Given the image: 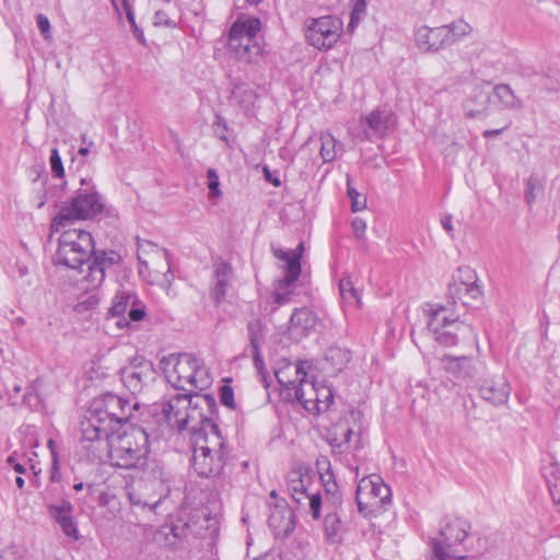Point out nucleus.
Here are the masks:
<instances>
[{
    "instance_id": "obj_54",
    "label": "nucleus",
    "mask_w": 560,
    "mask_h": 560,
    "mask_svg": "<svg viewBox=\"0 0 560 560\" xmlns=\"http://www.w3.org/2000/svg\"><path fill=\"white\" fill-rule=\"evenodd\" d=\"M147 245V246H152V244L150 242H144L143 244L140 243V241L138 240V261H139V272L142 273L144 270H147L149 268L148 266V262L145 260L142 259L141 257V254L140 252L143 249V246Z\"/></svg>"
},
{
    "instance_id": "obj_22",
    "label": "nucleus",
    "mask_w": 560,
    "mask_h": 560,
    "mask_svg": "<svg viewBox=\"0 0 560 560\" xmlns=\"http://www.w3.org/2000/svg\"><path fill=\"white\" fill-rule=\"evenodd\" d=\"M268 525L276 538H287L294 530V513L287 501H277L272 503Z\"/></svg>"
},
{
    "instance_id": "obj_43",
    "label": "nucleus",
    "mask_w": 560,
    "mask_h": 560,
    "mask_svg": "<svg viewBox=\"0 0 560 560\" xmlns=\"http://www.w3.org/2000/svg\"><path fill=\"white\" fill-rule=\"evenodd\" d=\"M351 228L353 231V235L357 241L360 242L363 249L368 248V241L365 237L366 223L361 218H354L351 222Z\"/></svg>"
},
{
    "instance_id": "obj_17",
    "label": "nucleus",
    "mask_w": 560,
    "mask_h": 560,
    "mask_svg": "<svg viewBox=\"0 0 560 560\" xmlns=\"http://www.w3.org/2000/svg\"><path fill=\"white\" fill-rule=\"evenodd\" d=\"M447 293L454 304L459 301L464 306L479 300L482 296V290L478 284L476 272L469 267L458 268Z\"/></svg>"
},
{
    "instance_id": "obj_14",
    "label": "nucleus",
    "mask_w": 560,
    "mask_h": 560,
    "mask_svg": "<svg viewBox=\"0 0 560 560\" xmlns=\"http://www.w3.org/2000/svg\"><path fill=\"white\" fill-rule=\"evenodd\" d=\"M89 410L92 415L102 418L112 430H118L117 427L127 423L131 417L129 401L112 393L95 398Z\"/></svg>"
},
{
    "instance_id": "obj_57",
    "label": "nucleus",
    "mask_w": 560,
    "mask_h": 560,
    "mask_svg": "<svg viewBox=\"0 0 560 560\" xmlns=\"http://www.w3.org/2000/svg\"><path fill=\"white\" fill-rule=\"evenodd\" d=\"M264 0H233L234 7L240 10H244L247 7H256Z\"/></svg>"
},
{
    "instance_id": "obj_52",
    "label": "nucleus",
    "mask_w": 560,
    "mask_h": 560,
    "mask_svg": "<svg viewBox=\"0 0 560 560\" xmlns=\"http://www.w3.org/2000/svg\"><path fill=\"white\" fill-rule=\"evenodd\" d=\"M36 22H37V26H38V30L40 31V34L43 35L44 38H49L50 37V22L48 20V18L42 13L37 14L36 16Z\"/></svg>"
},
{
    "instance_id": "obj_46",
    "label": "nucleus",
    "mask_w": 560,
    "mask_h": 560,
    "mask_svg": "<svg viewBox=\"0 0 560 560\" xmlns=\"http://www.w3.org/2000/svg\"><path fill=\"white\" fill-rule=\"evenodd\" d=\"M220 401L230 409L235 408L234 392L230 385H222L220 387Z\"/></svg>"
},
{
    "instance_id": "obj_9",
    "label": "nucleus",
    "mask_w": 560,
    "mask_h": 560,
    "mask_svg": "<svg viewBox=\"0 0 560 560\" xmlns=\"http://www.w3.org/2000/svg\"><path fill=\"white\" fill-rule=\"evenodd\" d=\"M191 404L188 413L185 415L187 420V429L191 432V441L199 435L210 436L220 433L218 424L213 420L217 412V400L210 394L190 395Z\"/></svg>"
},
{
    "instance_id": "obj_27",
    "label": "nucleus",
    "mask_w": 560,
    "mask_h": 560,
    "mask_svg": "<svg viewBox=\"0 0 560 560\" xmlns=\"http://www.w3.org/2000/svg\"><path fill=\"white\" fill-rule=\"evenodd\" d=\"M365 124L369 130H364L365 137H383L389 128L390 115L383 110H373L365 117Z\"/></svg>"
},
{
    "instance_id": "obj_50",
    "label": "nucleus",
    "mask_w": 560,
    "mask_h": 560,
    "mask_svg": "<svg viewBox=\"0 0 560 560\" xmlns=\"http://www.w3.org/2000/svg\"><path fill=\"white\" fill-rule=\"evenodd\" d=\"M154 25L155 26H166V27H176V22L171 19L166 12L159 10L154 14Z\"/></svg>"
},
{
    "instance_id": "obj_18",
    "label": "nucleus",
    "mask_w": 560,
    "mask_h": 560,
    "mask_svg": "<svg viewBox=\"0 0 560 560\" xmlns=\"http://www.w3.org/2000/svg\"><path fill=\"white\" fill-rule=\"evenodd\" d=\"M341 23L332 16L313 20L306 30V39L317 49H329L340 36Z\"/></svg>"
},
{
    "instance_id": "obj_20",
    "label": "nucleus",
    "mask_w": 560,
    "mask_h": 560,
    "mask_svg": "<svg viewBox=\"0 0 560 560\" xmlns=\"http://www.w3.org/2000/svg\"><path fill=\"white\" fill-rule=\"evenodd\" d=\"M480 397L493 406L508 402L511 386L504 374H493L481 377L477 383Z\"/></svg>"
},
{
    "instance_id": "obj_33",
    "label": "nucleus",
    "mask_w": 560,
    "mask_h": 560,
    "mask_svg": "<svg viewBox=\"0 0 560 560\" xmlns=\"http://www.w3.org/2000/svg\"><path fill=\"white\" fill-rule=\"evenodd\" d=\"M544 476L553 502L560 504V467L549 465L545 468Z\"/></svg>"
},
{
    "instance_id": "obj_28",
    "label": "nucleus",
    "mask_w": 560,
    "mask_h": 560,
    "mask_svg": "<svg viewBox=\"0 0 560 560\" xmlns=\"http://www.w3.org/2000/svg\"><path fill=\"white\" fill-rule=\"evenodd\" d=\"M316 315L307 307L296 308L290 317V328H300L308 331L314 328L316 324Z\"/></svg>"
},
{
    "instance_id": "obj_49",
    "label": "nucleus",
    "mask_w": 560,
    "mask_h": 560,
    "mask_svg": "<svg viewBox=\"0 0 560 560\" xmlns=\"http://www.w3.org/2000/svg\"><path fill=\"white\" fill-rule=\"evenodd\" d=\"M207 177H208V188L210 190V194L212 196H219L221 194V191L219 189L220 182H219V176H218L217 172L213 168H209L207 172Z\"/></svg>"
},
{
    "instance_id": "obj_6",
    "label": "nucleus",
    "mask_w": 560,
    "mask_h": 560,
    "mask_svg": "<svg viewBox=\"0 0 560 560\" xmlns=\"http://www.w3.org/2000/svg\"><path fill=\"white\" fill-rule=\"evenodd\" d=\"M261 23L257 18H238L231 26L228 37L229 51L240 61L257 62L262 55V47L257 40Z\"/></svg>"
},
{
    "instance_id": "obj_5",
    "label": "nucleus",
    "mask_w": 560,
    "mask_h": 560,
    "mask_svg": "<svg viewBox=\"0 0 560 560\" xmlns=\"http://www.w3.org/2000/svg\"><path fill=\"white\" fill-rule=\"evenodd\" d=\"M428 329L434 339L444 347L456 346L460 338L471 339L477 345V335L470 324L459 319V315L445 305L432 310Z\"/></svg>"
},
{
    "instance_id": "obj_15",
    "label": "nucleus",
    "mask_w": 560,
    "mask_h": 560,
    "mask_svg": "<svg viewBox=\"0 0 560 560\" xmlns=\"http://www.w3.org/2000/svg\"><path fill=\"white\" fill-rule=\"evenodd\" d=\"M108 315L117 317L116 325L125 328L129 327L130 322L142 320L147 315V307L135 291L122 288L114 295Z\"/></svg>"
},
{
    "instance_id": "obj_16",
    "label": "nucleus",
    "mask_w": 560,
    "mask_h": 560,
    "mask_svg": "<svg viewBox=\"0 0 560 560\" xmlns=\"http://www.w3.org/2000/svg\"><path fill=\"white\" fill-rule=\"evenodd\" d=\"M296 380L284 382L277 373L278 382L287 388L294 389L295 399L311 413L327 411V405L318 404V383L306 378L307 374L302 365L295 368Z\"/></svg>"
},
{
    "instance_id": "obj_34",
    "label": "nucleus",
    "mask_w": 560,
    "mask_h": 560,
    "mask_svg": "<svg viewBox=\"0 0 560 560\" xmlns=\"http://www.w3.org/2000/svg\"><path fill=\"white\" fill-rule=\"evenodd\" d=\"M352 434L353 430L351 428L339 424L336 428L335 436L330 440L331 447L339 453L350 450V440Z\"/></svg>"
},
{
    "instance_id": "obj_11",
    "label": "nucleus",
    "mask_w": 560,
    "mask_h": 560,
    "mask_svg": "<svg viewBox=\"0 0 560 560\" xmlns=\"http://www.w3.org/2000/svg\"><path fill=\"white\" fill-rule=\"evenodd\" d=\"M470 31L469 24L464 21L439 27L421 26L416 31L415 40L423 51H438L453 45Z\"/></svg>"
},
{
    "instance_id": "obj_59",
    "label": "nucleus",
    "mask_w": 560,
    "mask_h": 560,
    "mask_svg": "<svg viewBox=\"0 0 560 560\" xmlns=\"http://www.w3.org/2000/svg\"><path fill=\"white\" fill-rule=\"evenodd\" d=\"M264 174L268 182H270L275 187H279L281 182L278 177H272L271 172L268 167H264Z\"/></svg>"
},
{
    "instance_id": "obj_32",
    "label": "nucleus",
    "mask_w": 560,
    "mask_h": 560,
    "mask_svg": "<svg viewBox=\"0 0 560 560\" xmlns=\"http://www.w3.org/2000/svg\"><path fill=\"white\" fill-rule=\"evenodd\" d=\"M256 93L246 83H234L232 89V98L236 101L243 108L248 109L256 101Z\"/></svg>"
},
{
    "instance_id": "obj_4",
    "label": "nucleus",
    "mask_w": 560,
    "mask_h": 560,
    "mask_svg": "<svg viewBox=\"0 0 560 560\" xmlns=\"http://www.w3.org/2000/svg\"><path fill=\"white\" fill-rule=\"evenodd\" d=\"M192 468L200 477H219L226 463V445L221 433L199 435L191 441Z\"/></svg>"
},
{
    "instance_id": "obj_10",
    "label": "nucleus",
    "mask_w": 560,
    "mask_h": 560,
    "mask_svg": "<svg viewBox=\"0 0 560 560\" xmlns=\"http://www.w3.org/2000/svg\"><path fill=\"white\" fill-rule=\"evenodd\" d=\"M90 416L81 422L80 446L86 452L89 459L101 460L108 454L112 439L116 430H112L104 420L89 410Z\"/></svg>"
},
{
    "instance_id": "obj_38",
    "label": "nucleus",
    "mask_w": 560,
    "mask_h": 560,
    "mask_svg": "<svg viewBox=\"0 0 560 560\" xmlns=\"http://www.w3.org/2000/svg\"><path fill=\"white\" fill-rule=\"evenodd\" d=\"M544 192V184L535 176H530L526 183L525 201L530 207Z\"/></svg>"
},
{
    "instance_id": "obj_23",
    "label": "nucleus",
    "mask_w": 560,
    "mask_h": 560,
    "mask_svg": "<svg viewBox=\"0 0 560 560\" xmlns=\"http://www.w3.org/2000/svg\"><path fill=\"white\" fill-rule=\"evenodd\" d=\"M440 363L446 373L458 380H472L478 373V361L469 355L444 354Z\"/></svg>"
},
{
    "instance_id": "obj_63",
    "label": "nucleus",
    "mask_w": 560,
    "mask_h": 560,
    "mask_svg": "<svg viewBox=\"0 0 560 560\" xmlns=\"http://www.w3.org/2000/svg\"><path fill=\"white\" fill-rule=\"evenodd\" d=\"M84 488H86L88 493H92V492H93V486H92V485H86V486H85L83 482H79V483H75V485L73 486V489H74L75 491H81V490H83Z\"/></svg>"
},
{
    "instance_id": "obj_64",
    "label": "nucleus",
    "mask_w": 560,
    "mask_h": 560,
    "mask_svg": "<svg viewBox=\"0 0 560 560\" xmlns=\"http://www.w3.org/2000/svg\"><path fill=\"white\" fill-rule=\"evenodd\" d=\"M132 33H133V35L136 36V38H137L140 43H142V44L144 43L143 32H142V30H140V28H139V26H138V27H136V28H133V30H132Z\"/></svg>"
},
{
    "instance_id": "obj_55",
    "label": "nucleus",
    "mask_w": 560,
    "mask_h": 560,
    "mask_svg": "<svg viewBox=\"0 0 560 560\" xmlns=\"http://www.w3.org/2000/svg\"><path fill=\"white\" fill-rule=\"evenodd\" d=\"M320 480H322V483H323V487L326 490H328V488L330 489L329 487V483H337L336 480H335V476L332 474V471H325V472H320V476H319Z\"/></svg>"
},
{
    "instance_id": "obj_31",
    "label": "nucleus",
    "mask_w": 560,
    "mask_h": 560,
    "mask_svg": "<svg viewBox=\"0 0 560 560\" xmlns=\"http://www.w3.org/2000/svg\"><path fill=\"white\" fill-rule=\"evenodd\" d=\"M312 475L307 469H299L289 474L288 477V489L290 493L307 490L312 485Z\"/></svg>"
},
{
    "instance_id": "obj_47",
    "label": "nucleus",
    "mask_w": 560,
    "mask_h": 560,
    "mask_svg": "<svg viewBox=\"0 0 560 560\" xmlns=\"http://www.w3.org/2000/svg\"><path fill=\"white\" fill-rule=\"evenodd\" d=\"M213 128H214V133L215 136L228 143V136H226V132H228V124L225 121V119L220 116V115H215V120L213 122Z\"/></svg>"
},
{
    "instance_id": "obj_24",
    "label": "nucleus",
    "mask_w": 560,
    "mask_h": 560,
    "mask_svg": "<svg viewBox=\"0 0 560 560\" xmlns=\"http://www.w3.org/2000/svg\"><path fill=\"white\" fill-rule=\"evenodd\" d=\"M47 511L60 526L65 536L71 540L79 539V529L72 516L73 506L70 501L61 500L59 504H48Z\"/></svg>"
},
{
    "instance_id": "obj_1",
    "label": "nucleus",
    "mask_w": 560,
    "mask_h": 560,
    "mask_svg": "<svg viewBox=\"0 0 560 560\" xmlns=\"http://www.w3.org/2000/svg\"><path fill=\"white\" fill-rule=\"evenodd\" d=\"M149 452V435L140 427H130L121 434L116 430L108 451L110 458L119 468L147 467L139 482L127 488L130 502L127 522L138 526L147 525L151 521L153 511L171 492L168 478L163 468L155 462L148 463Z\"/></svg>"
},
{
    "instance_id": "obj_44",
    "label": "nucleus",
    "mask_w": 560,
    "mask_h": 560,
    "mask_svg": "<svg viewBox=\"0 0 560 560\" xmlns=\"http://www.w3.org/2000/svg\"><path fill=\"white\" fill-rule=\"evenodd\" d=\"M49 160L52 174L59 178L63 177L65 168L62 165L61 158L59 155V151L56 148L51 150Z\"/></svg>"
},
{
    "instance_id": "obj_36",
    "label": "nucleus",
    "mask_w": 560,
    "mask_h": 560,
    "mask_svg": "<svg viewBox=\"0 0 560 560\" xmlns=\"http://www.w3.org/2000/svg\"><path fill=\"white\" fill-rule=\"evenodd\" d=\"M324 527L328 539L335 542L341 529V521L337 511H329L327 513L324 520Z\"/></svg>"
},
{
    "instance_id": "obj_42",
    "label": "nucleus",
    "mask_w": 560,
    "mask_h": 560,
    "mask_svg": "<svg viewBox=\"0 0 560 560\" xmlns=\"http://www.w3.org/2000/svg\"><path fill=\"white\" fill-rule=\"evenodd\" d=\"M354 2L351 14L350 22L348 25L349 30H353L359 24L361 16L365 14L366 11V0H352Z\"/></svg>"
},
{
    "instance_id": "obj_21",
    "label": "nucleus",
    "mask_w": 560,
    "mask_h": 560,
    "mask_svg": "<svg viewBox=\"0 0 560 560\" xmlns=\"http://www.w3.org/2000/svg\"><path fill=\"white\" fill-rule=\"evenodd\" d=\"M191 397L188 394H176L168 400L162 402V413L167 424L178 432L187 429L185 415L188 413Z\"/></svg>"
},
{
    "instance_id": "obj_58",
    "label": "nucleus",
    "mask_w": 560,
    "mask_h": 560,
    "mask_svg": "<svg viewBox=\"0 0 560 560\" xmlns=\"http://www.w3.org/2000/svg\"><path fill=\"white\" fill-rule=\"evenodd\" d=\"M112 3L119 16H121V13L126 11L127 8H132L129 0H112Z\"/></svg>"
},
{
    "instance_id": "obj_39",
    "label": "nucleus",
    "mask_w": 560,
    "mask_h": 560,
    "mask_svg": "<svg viewBox=\"0 0 560 560\" xmlns=\"http://www.w3.org/2000/svg\"><path fill=\"white\" fill-rule=\"evenodd\" d=\"M339 290L345 301H354L357 304L360 303L359 292L354 288L350 278H342L339 282Z\"/></svg>"
},
{
    "instance_id": "obj_51",
    "label": "nucleus",
    "mask_w": 560,
    "mask_h": 560,
    "mask_svg": "<svg viewBox=\"0 0 560 560\" xmlns=\"http://www.w3.org/2000/svg\"><path fill=\"white\" fill-rule=\"evenodd\" d=\"M313 493L314 492H311L310 489H307V490L294 492L291 494V497H292L293 501L298 504L299 508L306 510V504Z\"/></svg>"
},
{
    "instance_id": "obj_45",
    "label": "nucleus",
    "mask_w": 560,
    "mask_h": 560,
    "mask_svg": "<svg viewBox=\"0 0 560 560\" xmlns=\"http://www.w3.org/2000/svg\"><path fill=\"white\" fill-rule=\"evenodd\" d=\"M323 505V499L319 492H314L308 499L306 509L311 512L313 518L318 520L320 516V509Z\"/></svg>"
},
{
    "instance_id": "obj_41",
    "label": "nucleus",
    "mask_w": 560,
    "mask_h": 560,
    "mask_svg": "<svg viewBox=\"0 0 560 560\" xmlns=\"http://www.w3.org/2000/svg\"><path fill=\"white\" fill-rule=\"evenodd\" d=\"M347 194L351 200V210L358 212L366 207V198L362 197L360 192L350 185V180H347Z\"/></svg>"
},
{
    "instance_id": "obj_13",
    "label": "nucleus",
    "mask_w": 560,
    "mask_h": 560,
    "mask_svg": "<svg viewBox=\"0 0 560 560\" xmlns=\"http://www.w3.org/2000/svg\"><path fill=\"white\" fill-rule=\"evenodd\" d=\"M304 252V244L300 243L294 250H283L281 248H272V254L277 259L284 262V276L277 280L276 292L273 293V302L283 305L290 302L293 294L290 287L299 279L302 271L301 259Z\"/></svg>"
},
{
    "instance_id": "obj_7",
    "label": "nucleus",
    "mask_w": 560,
    "mask_h": 560,
    "mask_svg": "<svg viewBox=\"0 0 560 560\" xmlns=\"http://www.w3.org/2000/svg\"><path fill=\"white\" fill-rule=\"evenodd\" d=\"M161 368L168 382L176 388L187 390L186 385L202 389L207 381L201 378L206 371L199 360L190 353H172L161 359Z\"/></svg>"
},
{
    "instance_id": "obj_26",
    "label": "nucleus",
    "mask_w": 560,
    "mask_h": 560,
    "mask_svg": "<svg viewBox=\"0 0 560 560\" xmlns=\"http://www.w3.org/2000/svg\"><path fill=\"white\" fill-rule=\"evenodd\" d=\"M490 103V93L482 88H476L465 102L468 117L477 118L486 114Z\"/></svg>"
},
{
    "instance_id": "obj_19",
    "label": "nucleus",
    "mask_w": 560,
    "mask_h": 560,
    "mask_svg": "<svg viewBox=\"0 0 560 560\" xmlns=\"http://www.w3.org/2000/svg\"><path fill=\"white\" fill-rule=\"evenodd\" d=\"M155 378L156 371L150 361L132 363L121 370V381L132 395L141 394Z\"/></svg>"
},
{
    "instance_id": "obj_37",
    "label": "nucleus",
    "mask_w": 560,
    "mask_h": 560,
    "mask_svg": "<svg viewBox=\"0 0 560 560\" xmlns=\"http://www.w3.org/2000/svg\"><path fill=\"white\" fill-rule=\"evenodd\" d=\"M262 324L258 319H253L247 325L249 347L252 350L260 349L264 341Z\"/></svg>"
},
{
    "instance_id": "obj_2",
    "label": "nucleus",
    "mask_w": 560,
    "mask_h": 560,
    "mask_svg": "<svg viewBox=\"0 0 560 560\" xmlns=\"http://www.w3.org/2000/svg\"><path fill=\"white\" fill-rule=\"evenodd\" d=\"M121 256L116 250L96 249L92 234L84 229H66L58 240L55 264L80 269L89 264L83 277L85 290L97 289L105 279L107 269L119 265Z\"/></svg>"
},
{
    "instance_id": "obj_60",
    "label": "nucleus",
    "mask_w": 560,
    "mask_h": 560,
    "mask_svg": "<svg viewBox=\"0 0 560 560\" xmlns=\"http://www.w3.org/2000/svg\"><path fill=\"white\" fill-rule=\"evenodd\" d=\"M441 224L442 226L444 228V230L451 234L452 231H453V224H452V217L451 215H446L444 218H442L441 220Z\"/></svg>"
},
{
    "instance_id": "obj_35",
    "label": "nucleus",
    "mask_w": 560,
    "mask_h": 560,
    "mask_svg": "<svg viewBox=\"0 0 560 560\" xmlns=\"http://www.w3.org/2000/svg\"><path fill=\"white\" fill-rule=\"evenodd\" d=\"M320 156L324 162H331L337 158L338 147L341 144L330 135H322Z\"/></svg>"
},
{
    "instance_id": "obj_40",
    "label": "nucleus",
    "mask_w": 560,
    "mask_h": 560,
    "mask_svg": "<svg viewBox=\"0 0 560 560\" xmlns=\"http://www.w3.org/2000/svg\"><path fill=\"white\" fill-rule=\"evenodd\" d=\"M330 490H326V509L330 511H337L338 508L341 506L342 497L339 492L337 483H329Z\"/></svg>"
},
{
    "instance_id": "obj_25",
    "label": "nucleus",
    "mask_w": 560,
    "mask_h": 560,
    "mask_svg": "<svg viewBox=\"0 0 560 560\" xmlns=\"http://www.w3.org/2000/svg\"><path fill=\"white\" fill-rule=\"evenodd\" d=\"M214 267L215 282L211 290V298L218 305L225 298L226 290L232 276V267L226 261H219L214 265Z\"/></svg>"
},
{
    "instance_id": "obj_29",
    "label": "nucleus",
    "mask_w": 560,
    "mask_h": 560,
    "mask_svg": "<svg viewBox=\"0 0 560 560\" xmlns=\"http://www.w3.org/2000/svg\"><path fill=\"white\" fill-rule=\"evenodd\" d=\"M494 95L508 109L523 108V102L514 94V91L508 84L495 85Z\"/></svg>"
},
{
    "instance_id": "obj_12",
    "label": "nucleus",
    "mask_w": 560,
    "mask_h": 560,
    "mask_svg": "<svg viewBox=\"0 0 560 560\" xmlns=\"http://www.w3.org/2000/svg\"><path fill=\"white\" fill-rule=\"evenodd\" d=\"M390 488L378 475H371L359 480L355 491L358 511L365 517L375 514L390 502Z\"/></svg>"
},
{
    "instance_id": "obj_8",
    "label": "nucleus",
    "mask_w": 560,
    "mask_h": 560,
    "mask_svg": "<svg viewBox=\"0 0 560 560\" xmlns=\"http://www.w3.org/2000/svg\"><path fill=\"white\" fill-rule=\"evenodd\" d=\"M471 529L470 523L462 517L450 520L441 527L436 537L430 538L431 560H464L456 551Z\"/></svg>"
},
{
    "instance_id": "obj_48",
    "label": "nucleus",
    "mask_w": 560,
    "mask_h": 560,
    "mask_svg": "<svg viewBox=\"0 0 560 560\" xmlns=\"http://www.w3.org/2000/svg\"><path fill=\"white\" fill-rule=\"evenodd\" d=\"M318 404L327 405V410L334 401V393L329 386L318 385Z\"/></svg>"
},
{
    "instance_id": "obj_56",
    "label": "nucleus",
    "mask_w": 560,
    "mask_h": 560,
    "mask_svg": "<svg viewBox=\"0 0 560 560\" xmlns=\"http://www.w3.org/2000/svg\"><path fill=\"white\" fill-rule=\"evenodd\" d=\"M316 468H317V471L319 475H320V472L330 471L331 468H330L329 459L326 456H322V457L317 458Z\"/></svg>"
},
{
    "instance_id": "obj_61",
    "label": "nucleus",
    "mask_w": 560,
    "mask_h": 560,
    "mask_svg": "<svg viewBox=\"0 0 560 560\" xmlns=\"http://www.w3.org/2000/svg\"><path fill=\"white\" fill-rule=\"evenodd\" d=\"M8 463L13 465V469L18 474H24L25 472V467L22 464L16 463L12 456L8 457Z\"/></svg>"
},
{
    "instance_id": "obj_30",
    "label": "nucleus",
    "mask_w": 560,
    "mask_h": 560,
    "mask_svg": "<svg viewBox=\"0 0 560 560\" xmlns=\"http://www.w3.org/2000/svg\"><path fill=\"white\" fill-rule=\"evenodd\" d=\"M325 359L335 371L340 372L350 362L351 353L340 347H330L326 351Z\"/></svg>"
},
{
    "instance_id": "obj_53",
    "label": "nucleus",
    "mask_w": 560,
    "mask_h": 560,
    "mask_svg": "<svg viewBox=\"0 0 560 560\" xmlns=\"http://www.w3.org/2000/svg\"><path fill=\"white\" fill-rule=\"evenodd\" d=\"M252 355L254 360V365L259 374H261L265 377V363L264 359L260 353V349L252 350Z\"/></svg>"
},
{
    "instance_id": "obj_3",
    "label": "nucleus",
    "mask_w": 560,
    "mask_h": 560,
    "mask_svg": "<svg viewBox=\"0 0 560 560\" xmlns=\"http://www.w3.org/2000/svg\"><path fill=\"white\" fill-rule=\"evenodd\" d=\"M80 184L74 196L61 203L58 214L51 220V233H58L78 220H92L101 214L113 215L114 209L105 205L92 178L82 177Z\"/></svg>"
},
{
    "instance_id": "obj_62",
    "label": "nucleus",
    "mask_w": 560,
    "mask_h": 560,
    "mask_svg": "<svg viewBox=\"0 0 560 560\" xmlns=\"http://www.w3.org/2000/svg\"><path fill=\"white\" fill-rule=\"evenodd\" d=\"M504 129H505V128L486 130V131L483 132V137H485V138L497 137V136L501 135V133H502V131H503Z\"/></svg>"
}]
</instances>
